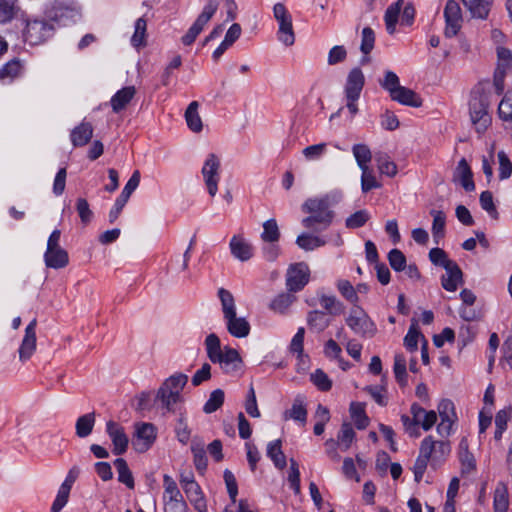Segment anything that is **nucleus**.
<instances>
[{
    "label": "nucleus",
    "mask_w": 512,
    "mask_h": 512,
    "mask_svg": "<svg viewBox=\"0 0 512 512\" xmlns=\"http://www.w3.org/2000/svg\"><path fill=\"white\" fill-rule=\"evenodd\" d=\"M183 490H184L187 498L193 504L194 507H199V505L201 506L202 503L206 502L203 497L201 488L197 482L190 483L189 485H185Z\"/></svg>",
    "instance_id": "bf43d9fd"
},
{
    "label": "nucleus",
    "mask_w": 512,
    "mask_h": 512,
    "mask_svg": "<svg viewBox=\"0 0 512 512\" xmlns=\"http://www.w3.org/2000/svg\"><path fill=\"white\" fill-rule=\"evenodd\" d=\"M285 419H293L295 421H299L303 424L306 423L307 420V409L304 404V398L298 395L292 404V407L289 410L284 412Z\"/></svg>",
    "instance_id": "7c9ffc66"
},
{
    "label": "nucleus",
    "mask_w": 512,
    "mask_h": 512,
    "mask_svg": "<svg viewBox=\"0 0 512 512\" xmlns=\"http://www.w3.org/2000/svg\"><path fill=\"white\" fill-rule=\"evenodd\" d=\"M36 325L37 320L33 319L25 329V335L19 348V359L25 362L31 358L36 350Z\"/></svg>",
    "instance_id": "f3484780"
},
{
    "label": "nucleus",
    "mask_w": 512,
    "mask_h": 512,
    "mask_svg": "<svg viewBox=\"0 0 512 512\" xmlns=\"http://www.w3.org/2000/svg\"><path fill=\"white\" fill-rule=\"evenodd\" d=\"M155 401L160 403L162 409L174 413L176 405L182 401V396L171 391L167 392L158 389Z\"/></svg>",
    "instance_id": "473e14b6"
},
{
    "label": "nucleus",
    "mask_w": 512,
    "mask_h": 512,
    "mask_svg": "<svg viewBox=\"0 0 512 512\" xmlns=\"http://www.w3.org/2000/svg\"><path fill=\"white\" fill-rule=\"evenodd\" d=\"M320 305L328 314L339 315L343 312V305L335 296L321 295L319 299Z\"/></svg>",
    "instance_id": "5fc2aeb1"
},
{
    "label": "nucleus",
    "mask_w": 512,
    "mask_h": 512,
    "mask_svg": "<svg viewBox=\"0 0 512 512\" xmlns=\"http://www.w3.org/2000/svg\"><path fill=\"white\" fill-rule=\"evenodd\" d=\"M310 270L305 262L290 265L286 273V287L289 292L301 291L309 282Z\"/></svg>",
    "instance_id": "1a4fd4ad"
},
{
    "label": "nucleus",
    "mask_w": 512,
    "mask_h": 512,
    "mask_svg": "<svg viewBox=\"0 0 512 512\" xmlns=\"http://www.w3.org/2000/svg\"><path fill=\"white\" fill-rule=\"evenodd\" d=\"M489 95L480 88L472 91L469 101V113L472 124L478 133L486 131L491 124V116L489 114Z\"/></svg>",
    "instance_id": "7ed1b4c3"
},
{
    "label": "nucleus",
    "mask_w": 512,
    "mask_h": 512,
    "mask_svg": "<svg viewBox=\"0 0 512 512\" xmlns=\"http://www.w3.org/2000/svg\"><path fill=\"white\" fill-rule=\"evenodd\" d=\"M106 432L113 444L112 452L117 456L124 454L129 445V438L124 428L117 422L110 420L106 424Z\"/></svg>",
    "instance_id": "dca6fc26"
},
{
    "label": "nucleus",
    "mask_w": 512,
    "mask_h": 512,
    "mask_svg": "<svg viewBox=\"0 0 512 512\" xmlns=\"http://www.w3.org/2000/svg\"><path fill=\"white\" fill-rule=\"evenodd\" d=\"M350 414L359 430L365 429L368 426L369 418L367 417L362 404L352 402L350 405Z\"/></svg>",
    "instance_id": "de8ad7c7"
},
{
    "label": "nucleus",
    "mask_w": 512,
    "mask_h": 512,
    "mask_svg": "<svg viewBox=\"0 0 512 512\" xmlns=\"http://www.w3.org/2000/svg\"><path fill=\"white\" fill-rule=\"evenodd\" d=\"M23 69V65L21 61L17 58H14L8 61L5 65L0 69V79L1 80H13L18 77Z\"/></svg>",
    "instance_id": "37998d69"
},
{
    "label": "nucleus",
    "mask_w": 512,
    "mask_h": 512,
    "mask_svg": "<svg viewBox=\"0 0 512 512\" xmlns=\"http://www.w3.org/2000/svg\"><path fill=\"white\" fill-rule=\"evenodd\" d=\"M280 238V231L275 219H269L263 224L261 239L267 243H275Z\"/></svg>",
    "instance_id": "8fccbe9b"
},
{
    "label": "nucleus",
    "mask_w": 512,
    "mask_h": 512,
    "mask_svg": "<svg viewBox=\"0 0 512 512\" xmlns=\"http://www.w3.org/2000/svg\"><path fill=\"white\" fill-rule=\"evenodd\" d=\"M225 374L234 375L242 370L243 360L239 352L228 346L224 347L222 353L215 359Z\"/></svg>",
    "instance_id": "ddd939ff"
},
{
    "label": "nucleus",
    "mask_w": 512,
    "mask_h": 512,
    "mask_svg": "<svg viewBox=\"0 0 512 512\" xmlns=\"http://www.w3.org/2000/svg\"><path fill=\"white\" fill-rule=\"evenodd\" d=\"M114 466L118 472V481L125 484L129 489H133L135 486L134 478L126 460L117 458L114 461Z\"/></svg>",
    "instance_id": "a19ab883"
},
{
    "label": "nucleus",
    "mask_w": 512,
    "mask_h": 512,
    "mask_svg": "<svg viewBox=\"0 0 512 512\" xmlns=\"http://www.w3.org/2000/svg\"><path fill=\"white\" fill-rule=\"evenodd\" d=\"M355 431L352 428V425L350 423H343L340 429V432L337 437V443L338 445L343 449L347 450L351 446L354 438H355Z\"/></svg>",
    "instance_id": "603ef678"
},
{
    "label": "nucleus",
    "mask_w": 512,
    "mask_h": 512,
    "mask_svg": "<svg viewBox=\"0 0 512 512\" xmlns=\"http://www.w3.org/2000/svg\"><path fill=\"white\" fill-rule=\"evenodd\" d=\"M53 32V25L45 20H28L24 30V39L30 45H39L49 39Z\"/></svg>",
    "instance_id": "6e6552de"
},
{
    "label": "nucleus",
    "mask_w": 512,
    "mask_h": 512,
    "mask_svg": "<svg viewBox=\"0 0 512 512\" xmlns=\"http://www.w3.org/2000/svg\"><path fill=\"white\" fill-rule=\"evenodd\" d=\"M410 412L412 414V419L409 416L403 414L401 416V421L403 423L405 430L407 432H409L410 435L417 436L418 434L416 432V429H417V426L419 425L420 417L422 416V413L424 412V408H422L417 403H413L411 405Z\"/></svg>",
    "instance_id": "cd10ccee"
},
{
    "label": "nucleus",
    "mask_w": 512,
    "mask_h": 512,
    "mask_svg": "<svg viewBox=\"0 0 512 512\" xmlns=\"http://www.w3.org/2000/svg\"><path fill=\"white\" fill-rule=\"evenodd\" d=\"M198 107V102L192 101L185 111V119L187 122V126L191 131L195 133L201 132L203 128V123L198 113Z\"/></svg>",
    "instance_id": "f704fd0d"
},
{
    "label": "nucleus",
    "mask_w": 512,
    "mask_h": 512,
    "mask_svg": "<svg viewBox=\"0 0 512 512\" xmlns=\"http://www.w3.org/2000/svg\"><path fill=\"white\" fill-rule=\"evenodd\" d=\"M346 324L354 333L362 337L372 338L377 332L375 323L360 307L351 309L349 316L346 318Z\"/></svg>",
    "instance_id": "423d86ee"
},
{
    "label": "nucleus",
    "mask_w": 512,
    "mask_h": 512,
    "mask_svg": "<svg viewBox=\"0 0 512 512\" xmlns=\"http://www.w3.org/2000/svg\"><path fill=\"white\" fill-rule=\"evenodd\" d=\"M463 5L475 18L486 19L491 6V0H462Z\"/></svg>",
    "instance_id": "c85d7f7f"
},
{
    "label": "nucleus",
    "mask_w": 512,
    "mask_h": 512,
    "mask_svg": "<svg viewBox=\"0 0 512 512\" xmlns=\"http://www.w3.org/2000/svg\"><path fill=\"white\" fill-rule=\"evenodd\" d=\"M451 452V447L447 441H436L431 435L426 436L420 444L419 456L417 457L413 473L417 483H419L427 469L428 463L436 469L448 457Z\"/></svg>",
    "instance_id": "f257e3e1"
},
{
    "label": "nucleus",
    "mask_w": 512,
    "mask_h": 512,
    "mask_svg": "<svg viewBox=\"0 0 512 512\" xmlns=\"http://www.w3.org/2000/svg\"><path fill=\"white\" fill-rule=\"evenodd\" d=\"M205 346L207 356L212 363H215V359L222 353L221 343L219 337L211 333L205 339Z\"/></svg>",
    "instance_id": "3c124183"
},
{
    "label": "nucleus",
    "mask_w": 512,
    "mask_h": 512,
    "mask_svg": "<svg viewBox=\"0 0 512 512\" xmlns=\"http://www.w3.org/2000/svg\"><path fill=\"white\" fill-rule=\"evenodd\" d=\"M44 258L46 266L54 269L64 268L69 262L68 253L63 248L46 250Z\"/></svg>",
    "instance_id": "bb28decb"
},
{
    "label": "nucleus",
    "mask_w": 512,
    "mask_h": 512,
    "mask_svg": "<svg viewBox=\"0 0 512 512\" xmlns=\"http://www.w3.org/2000/svg\"><path fill=\"white\" fill-rule=\"evenodd\" d=\"M273 15L279 24L277 37L285 46H292L295 42L292 16L283 3H276L273 7Z\"/></svg>",
    "instance_id": "39448f33"
},
{
    "label": "nucleus",
    "mask_w": 512,
    "mask_h": 512,
    "mask_svg": "<svg viewBox=\"0 0 512 512\" xmlns=\"http://www.w3.org/2000/svg\"><path fill=\"white\" fill-rule=\"evenodd\" d=\"M296 244L305 251H311L324 246L326 242L318 236L303 233L297 237Z\"/></svg>",
    "instance_id": "49530a36"
},
{
    "label": "nucleus",
    "mask_w": 512,
    "mask_h": 512,
    "mask_svg": "<svg viewBox=\"0 0 512 512\" xmlns=\"http://www.w3.org/2000/svg\"><path fill=\"white\" fill-rule=\"evenodd\" d=\"M93 126L90 122L82 121L70 133V139L74 147H83L93 137Z\"/></svg>",
    "instance_id": "5701e85b"
},
{
    "label": "nucleus",
    "mask_w": 512,
    "mask_h": 512,
    "mask_svg": "<svg viewBox=\"0 0 512 512\" xmlns=\"http://www.w3.org/2000/svg\"><path fill=\"white\" fill-rule=\"evenodd\" d=\"M441 422L437 431L441 436H449L453 423L457 420L454 403L449 399H443L438 405Z\"/></svg>",
    "instance_id": "2eb2a0df"
},
{
    "label": "nucleus",
    "mask_w": 512,
    "mask_h": 512,
    "mask_svg": "<svg viewBox=\"0 0 512 512\" xmlns=\"http://www.w3.org/2000/svg\"><path fill=\"white\" fill-rule=\"evenodd\" d=\"M430 215L433 217L432 234L436 244L445 235L446 215L441 210L432 209Z\"/></svg>",
    "instance_id": "4c0bfd02"
},
{
    "label": "nucleus",
    "mask_w": 512,
    "mask_h": 512,
    "mask_svg": "<svg viewBox=\"0 0 512 512\" xmlns=\"http://www.w3.org/2000/svg\"><path fill=\"white\" fill-rule=\"evenodd\" d=\"M337 288L341 295L346 298L351 303H357L359 301V297L355 288L348 280H340L337 283Z\"/></svg>",
    "instance_id": "338daca9"
},
{
    "label": "nucleus",
    "mask_w": 512,
    "mask_h": 512,
    "mask_svg": "<svg viewBox=\"0 0 512 512\" xmlns=\"http://www.w3.org/2000/svg\"><path fill=\"white\" fill-rule=\"evenodd\" d=\"M50 21L67 26L81 17V8L76 1L55 0L46 12Z\"/></svg>",
    "instance_id": "20e7f679"
},
{
    "label": "nucleus",
    "mask_w": 512,
    "mask_h": 512,
    "mask_svg": "<svg viewBox=\"0 0 512 512\" xmlns=\"http://www.w3.org/2000/svg\"><path fill=\"white\" fill-rule=\"evenodd\" d=\"M365 84V77L358 67L353 68L347 76L344 91L345 96H359Z\"/></svg>",
    "instance_id": "4be33fe9"
},
{
    "label": "nucleus",
    "mask_w": 512,
    "mask_h": 512,
    "mask_svg": "<svg viewBox=\"0 0 512 512\" xmlns=\"http://www.w3.org/2000/svg\"><path fill=\"white\" fill-rule=\"evenodd\" d=\"M388 261L391 268L396 272L403 271L406 268V257L399 249H392L388 253Z\"/></svg>",
    "instance_id": "e2e57ef3"
},
{
    "label": "nucleus",
    "mask_w": 512,
    "mask_h": 512,
    "mask_svg": "<svg viewBox=\"0 0 512 512\" xmlns=\"http://www.w3.org/2000/svg\"><path fill=\"white\" fill-rule=\"evenodd\" d=\"M224 391L216 389L211 392L209 399L203 407V411L207 414L217 411L224 403Z\"/></svg>",
    "instance_id": "4d7b16f0"
},
{
    "label": "nucleus",
    "mask_w": 512,
    "mask_h": 512,
    "mask_svg": "<svg viewBox=\"0 0 512 512\" xmlns=\"http://www.w3.org/2000/svg\"><path fill=\"white\" fill-rule=\"evenodd\" d=\"M229 247L231 254L242 262L253 257V246L242 236L234 235L230 240Z\"/></svg>",
    "instance_id": "6ab92c4d"
},
{
    "label": "nucleus",
    "mask_w": 512,
    "mask_h": 512,
    "mask_svg": "<svg viewBox=\"0 0 512 512\" xmlns=\"http://www.w3.org/2000/svg\"><path fill=\"white\" fill-rule=\"evenodd\" d=\"M331 323L330 318L324 311L313 310L307 315V324L310 329L316 332L324 331Z\"/></svg>",
    "instance_id": "72a5a7b5"
},
{
    "label": "nucleus",
    "mask_w": 512,
    "mask_h": 512,
    "mask_svg": "<svg viewBox=\"0 0 512 512\" xmlns=\"http://www.w3.org/2000/svg\"><path fill=\"white\" fill-rule=\"evenodd\" d=\"M136 94L134 86H126L117 91L111 98L110 104L114 113L124 110Z\"/></svg>",
    "instance_id": "b1692460"
},
{
    "label": "nucleus",
    "mask_w": 512,
    "mask_h": 512,
    "mask_svg": "<svg viewBox=\"0 0 512 512\" xmlns=\"http://www.w3.org/2000/svg\"><path fill=\"white\" fill-rule=\"evenodd\" d=\"M147 22L141 17L135 22V31L131 37V43L134 47H139L145 44Z\"/></svg>",
    "instance_id": "052dcab7"
},
{
    "label": "nucleus",
    "mask_w": 512,
    "mask_h": 512,
    "mask_svg": "<svg viewBox=\"0 0 512 512\" xmlns=\"http://www.w3.org/2000/svg\"><path fill=\"white\" fill-rule=\"evenodd\" d=\"M448 265L444 268L446 274L441 277V285L446 291L454 292L463 283V273L456 262L448 263Z\"/></svg>",
    "instance_id": "a211bd4d"
},
{
    "label": "nucleus",
    "mask_w": 512,
    "mask_h": 512,
    "mask_svg": "<svg viewBox=\"0 0 512 512\" xmlns=\"http://www.w3.org/2000/svg\"><path fill=\"white\" fill-rule=\"evenodd\" d=\"M95 421V412L87 413L80 416L75 424L76 435L80 438H85L89 436L93 431Z\"/></svg>",
    "instance_id": "c9c22d12"
},
{
    "label": "nucleus",
    "mask_w": 512,
    "mask_h": 512,
    "mask_svg": "<svg viewBox=\"0 0 512 512\" xmlns=\"http://www.w3.org/2000/svg\"><path fill=\"white\" fill-rule=\"evenodd\" d=\"M17 11L16 0H0V23L10 22Z\"/></svg>",
    "instance_id": "6e6d98bb"
},
{
    "label": "nucleus",
    "mask_w": 512,
    "mask_h": 512,
    "mask_svg": "<svg viewBox=\"0 0 512 512\" xmlns=\"http://www.w3.org/2000/svg\"><path fill=\"white\" fill-rule=\"evenodd\" d=\"M156 440V428L151 423H139L135 426L133 447L139 453L146 452Z\"/></svg>",
    "instance_id": "9b49d317"
},
{
    "label": "nucleus",
    "mask_w": 512,
    "mask_h": 512,
    "mask_svg": "<svg viewBox=\"0 0 512 512\" xmlns=\"http://www.w3.org/2000/svg\"><path fill=\"white\" fill-rule=\"evenodd\" d=\"M375 160L377 162V166L381 174H384L388 177H394L397 174V165L390 159V157L386 153H377L375 156Z\"/></svg>",
    "instance_id": "79ce46f5"
},
{
    "label": "nucleus",
    "mask_w": 512,
    "mask_h": 512,
    "mask_svg": "<svg viewBox=\"0 0 512 512\" xmlns=\"http://www.w3.org/2000/svg\"><path fill=\"white\" fill-rule=\"evenodd\" d=\"M498 113L505 121L512 120V92H507L498 106Z\"/></svg>",
    "instance_id": "774afa93"
},
{
    "label": "nucleus",
    "mask_w": 512,
    "mask_h": 512,
    "mask_svg": "<svg viewBox=\"0 0 512 512\" xmlns=\"http://www.w3.org/2000/svg\"><path fill=\"white\" fill-rule=\"evenodd\" d=\"M78 475L79 469L77 467H73L69 470L64 482L58 489L56 498L54 499L51 506V512H60L68 503L72 486L76 481Z\"/></svg>",
    "instance_id": "f8f14e48"
},
{
    "label": "nucleus",
    "mask_w": 512,
    "mask_h": 512,
    "mask_svg": "<svg viewBox=\"0 0 512 512\" xmlns=\"http://www.w3.org/2000/svg\"><path fill=\"white\" fill-rule=\"evenodd\" d=\"M218 297L222 306L223 318L236 313L235 300L230 291L220 288L218 290Z\"/></svg>",
    "instance_id": "c03bdc74"
},
{
    "label": "nucleus",
    "mask_w": 512,
    "mask_h": 512,
    "mask_svg": "<svg viewBox=\"0 0 512 512\" xmlns=\"http://www.w3.org/2000/svg\"><path fill=\"white\" fill-rule=\"evenodd\" d=\"M219 7L218 0H208L202 12L199 14L195 22L189 28L187 33L181 38L184 45L190 46L193 44L198 35L203 31L205 25L211 20Z\"/></svg>",
    "instance_id": "0eeeda50"
},
{
    "label": "nucleus",
    "mask_w": 512,
    "mask_h": 512,
    "mask_svg": "<svg viewBox=\"0 0 512 512\" xmlns=\"http://www.w3.org/2000/svg\"><path fill=\"white\" fill-rule=\"evenodd\" d=\"M370 219V214L367 210H358L351 214L345 220V226L348 229H357L363 227Z\"/></svg>",
    "instance_id": "864d4df0"
},
{
    "label": "nucleus",
    "mask_w": 512,
    "mask_h": 512,
    "mask_svg": "<svg viewBox=\"0 0 512 512\" xmlns=\"http://www.w3.org/2000/svg\"><path fill=\"white\" fill-rule=\"evenodd\" d=\"M267 456L273 461L274 465L278 469H284L286 467V456L282 451L281 440H275L267 446Z\"/></svg>",
    "instance_id": "ea45409f"
},
{
    "label": "nucleus",
    "mask_w": 512,
    "mask_h": 512,
    "mask_svg": "<svg viewBox=\"0 0 512 512\" xmlns=\"http://www.w3.org/2000/svg\"><path fill=\"white\" fill-rule=\"evenodd\" d=\"M227 331L235 338H245L249 335L251 327L244 317H238L237 313L224 318Z\"/></svg>",
    "instance_id": "412c9836"
},
{
    "label": "nucleus",
    "mask_w": 512,
    "mask_h": 512,
    "mask_svg": "<svg viewBox=\"0 0 512 512\" xmlns=\"http://www.w3.org/2000/svg\"><path fill=\"white\" fill-rule=\"evenodd\" d=\"M404 1L397 0L395 3L391 4L385 11L384 21L387 32L392 35L396 31V24L398 22L399 14L402 9Z\"/></svg>",
    "instance_id": "2f4dec72"
},
{
    "label": "nucleus",
    "mask_w": 512,
    "mask_h": 512,
    "mask_svg": "<svg viewBox=\"0 0 512 512\" xmlns=\"http://www.w3.org/2000/svg\"><path fill=\"white\" fill-rule=\"evenodd\" d=\"M220 166V159L214 153H210L201 171L211 197H214L218 191Z\"/></svg>",
    "instance_id": "9d476101"
},
{
    "label": "nucleus",
    "mask_w": 512,
    "mask_h": 512,
    "mask_svg": "<svg viewBox=\"0 0 512 512\" xmlns=\"http://www.w3.org/2000/svg\"><path fill=\"white\" fill-rule=\"evenodd\" d=\"M310 380L320 391H329L332 388V381L322 369H316L311 375Z\"/></svg>",
    "instance_id": "680f3d73"
},
{
    "label": "nucleus",
    "mask_w": 512,
    "mask_h": 512,
    "mask_svg": "<svg viewBox=\"0 0 512 512\" xmlns=\"http://www.w3.org/2000/svg\"><path fill=\"white\" fill-rule=\"evenodd\" d=\"M394 374L397 382L401 386H405L407 383V372H406V359L403 354H396L394 356Z\"/></svg>",
    "instance_id": "13d9d810"
},
{
    "label": "nucleus",
    "mask_w": 512,
    "mask_h": 512,
    "mask_svg": "<svg viewBox=\"0 0 512 512\" xmlns=\"http://www.w3.org/2000/svg\"><path fill=\"white\" fill-rule=\"evenodd\" d=\"M302 211L309 214V216L302 219V225L315 232L326 230L335 217L328 196L307 199L302 204Z\"/></svg>",
    "instance_id": "f03ea898"
},
{
    "label": "nucleus",
    "mask_w": 512,
    "mask_h": 512,
    "mask_svg": "<svg viewBox=\"0 0 512 512\" xmlns=\"http://www.w3.org/2000/svg\"><path fill=\"white\" fill-rule=\"evenodd\" d=\"M509 507L508 488L505 483L499 482L494 491V512H507Z\"/></svg>",
    "instance_id": "e433bc0d"
},
{
    "label": "nucleus",
    "mask_w": 512,
    "mask_h": 512,
    "mask_svg": "<svg viewBox=\"0 0 512 512\" xmlns=\"http://www.w3.org/2000/svg\"><path fill=\"white\" fill-rule=\"evenodd\" d=\"M446 21L445 36L454 37L461 28L462 15L459 4L455 0H448L444 9Z\"/></svg>",
    "instance_id": "4468645a"
},
{
    "label": "nucleus",
    "mask_w": 512,
    "mask_h": 512,
    "mask_svg": "<svg viewBox=\"0 0 512 512\" xmlns=\"http://www.w3.org/2000/svg\"><path fill=\"white\" fill-rule=\"evenodd\" d=\"M294 292H283L278 294L269 304V308L276 313L285 314L289 307L296 301Z\"/></svg>",
    "instance_id": "c756f323"
},
{
    "label": "nucleus",
    "mask_w": 512,
    "mask_h": 512,
    "mask_svg": "<svg viewBox=\"0 0 512 512\" xmlns=\"http://www.w3.org/2000/svg\"><path fill=\"white\" fill-rule=\"evenodd\" d=\"M375 44V33L372 28L364 27L362 30L361 52L367 56L373 50Z\"/></svg>",
    "instance_id": "0e129e2a"
},
{
    "label": "nucleus",
    "mask_w": 512,
    "mask_h": 512,
    "mask_svg": "<svg viewBox=\"0 0 512 512\" xmlns=\"http://www.w3.org/2000/svg\"><path fill=\"white\" fill-rule=\"evenodd\" d=\"M393 101H397L402 105L411 107H420L422 105L421 97L413 90L401 86L391 96Z\"/></svg>",
    "instance_id": "393cba45"
},
{
    "label": "nucleus",
    "mask_w": 512,
    "mask_h": 512,
    "mask_svg": "<svg viewBox=\"0 0 512 512\" xmlns=\"http://www.w3.org/2000/svg\"><path fill=\"white\" fill-rule=\"evenodd\" d=\"M188 376L183 373H177L170 376L166 379L163 384L160 386L159 390L173 392L176 394H181L184 386L187 384Z\"/></svg>",
    "instance_id": "58836bf2"
},
{
    "label": "nucleus",
    "mask_w": 512,
    "mask_h": 512,
    "mask_svg": "<svg viewBox=\"0 0 512 512\" xmlns=\"http://www.w3.org/2000/svg\"><path fill=\"white\" fill-rule=\"evenodd\" d=\"M352 153L360 169L369 168L368 163L372 159V153L366 144H355Z\"/></svg>",
    "instance_id": "a18cd8bd"
},
{
    "label": "nucleus",
    "mask_w": 512,
    "mask_h": 512,
    "mask_svg": "<svg viewBox=\"0 0 512 512\" xmlns=\"http://www.w3.org/2000/svg\"><path fill=\"white\" fill-rule=\"evenodd\" d=\"M453 181H458L467 192L475 190L473 173L465 158H462L458 162L457 167L454 171Z\"/></svg>",
    "instance_id": "aec40b11"
},
{
    "label": "nucleus",
    "mask_w": 512,
    "mask_h": 512,
    "mask_svg": "<svg viewBox=\"0 0 512 512\" xmlns=\"http://www.w3.org/2000/svg\"><path fill=\"white\" fill-rule=\"evenodd\" d=\"M458 456L462 465V473L468 474L475 470L476 461L473 454L469 451L468 440L462 438L458 446Z\"/></svg>",
    "instance_id": "a878e982"
},
{
    "label": "nucleus",
    "mask_w": 512,
    "mask_h": 512,
    "mask_svg": "<svg viewBox=\"0 0 512 512\" xmlns=\"http://www.w3.org/2000/svg\"><path fill=\"white\" fill-rule=\"evenodd\" d=\"M379 83L383 89L389 92L390 96L401 87L399 77L392 71H386L384 79Z\"/></svg>",
    "instance_id": "69168bd1"
},
{
    "label": "nucleus",
    "mask_w": 512,
    "mask_h": 512,
    "mask_svg": "<svg viewBox=\"0 0 512 512\" xmlns=\"http://www.w3.org/2000/svg\"><path fill=\"white\" fill-rule=\"evenodd\" d=\"M191 451L193 453L194 465L199 472H204L207 468V456L202 443L193 442L191 445Z\"/></svg>",
    "instance_id": "09e8293b"
}]
</instances>
